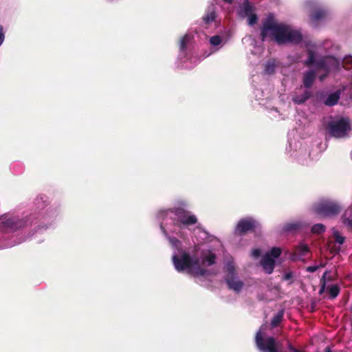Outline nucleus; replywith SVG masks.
Returning <instances> with one entry per match:
<instances>
[{"label": "nucleus", "mask_w": 352, "mask_h": 352, "mask_svg": "<svg viewBox=\"0 0 352 352\" xmlns=\"http://www.w3.org/2000/svg\"><path fill=\"white\" fill-rule=\"evenodd\" d=\"M333 236L336 243H339L340 245L344 243L345 238L341 236L338 232H335L333 233Z\"/></svg>", "instance_id": "obj_33"}, {"label": "nucleus", "mask_w": 352, "mask_h": 352, "mask_svg": "<svg viewBox=\"0 0 352 352\" xmlns=\"http://www.w3.org/2000/svg\"><path fill=\"white\" fill-rule=\"evenodd\" d=\"M342 65L346 69L352 68V56H348L344 57L342 61Z\"/></svg>", "instance_id": "obj_30"}, {"label": "nucleus", "mask_w": 352, "mask_h": 352, "mask_svg": "<svg viewBox=\"0 0 352 352\" xmlns=\"http://www.w3.org/2000/svg\"><path fill=\"white\" fill-rule=\"evenodd\" d=\"M216 255L214 253L209 252L206 256H202L203 264L206 263L208 266H211L215 263Z\"/></svg>", "instance_id": "obj_21"}, {"label": "nucleus", "mask_w": 352, "mask_h": 352, "mask_svg": "<svg viewBox=\"0 0 352 352\" xmlns=\"http://www.w3.org/2000/svg\"><path fill=\"white\" fill-rule=\"evenodd\" d=\"M307 55H308V58L305 61L304 64L307 66V67H311L314 65H316V53L314 51H313L312 50H307Z\"/></svg>", "instance_id": "obj_19"}, {"label": "nucleus", "mask_w": 352, "mask_h": 352, "mask_svg": "<svg viewBox=\"0 0 352 352\" xmlns=\"http://www.w3.org/2000/svg\"><path fill=\"white\" fill-rule=\"evenodd\" d=\"M252 254H253L254 256L258 257L261 254V250L259 249H254L252 251Z\"/></svg>", "instance_id": "obj_37"}, {"label": "nucleus", "mask_w": 352, "mask_h": 352, "mask_svg": "<svg viewBox=\"0 0 352 352\" xmlns=\"http://www.w3.org/2000/svg\"><path fill=\"white\" fill-rule=\"evenodd\" d=\"M170 212L174 214V225L180 228H187L197 223V218L190 211L182 207H175L170 208Z\"/></svg>", "instance_id": "obj_4"}, {"label": "nucleus", "mask_w": 352, "mask_h": 352, "mask_svg": "<svg viewBox=\"0 0 352 352\" xmlns=\"http://www.w3.org/2000/svg\"><path fill=\"white\" fill-rule=\"evenodd\" d=\"M303 226L304 224L301 221L287 222L283 227V231L287 233H294L300 230Z\"/></svg>", "instance_id": "obj_13"}, {"label": "nucleus", "mask_w": 352, "mask_h": 352, "mask_svg": "<svg viewBox=\"0 0 352 352\" xmlns=\"http://www.w3.org/2000/svg\"><path fill=\"white\" fill-rule=\"evenodd\" d=\"M222 42L221 37L219 35L213 36L210 39V43L213 46H217Z\"/></svg>", "instance_id": "obj_32"}, {"label": "nucleus", "mask_w": 352, "mask_h": 352, "mask_svg": "<svg viewBox=\"0 0 352 352\" xmlns=\"http://www.w3.org/2000/svg\"><path fill=\"white\" fill-rule=\"evenodd\" d=\"M173 262L178 272L187 270L190 274L195 276H203L208 272L207 270L200 266L199 258H192L187 252H183L180 257L174 255L173 256Z\"/></svg>", "instance_id": "obj_2"}, {"label": "nucleus", "mask_w": 352, "mask_h": 352, "mask_svg": "<svg viewBox=\"0 0 352 352\" xmlns=\"http://www.w3.org/2000/svg\"><path fill=\"white\" fill-rule=\"evenodd\" d=\"M225 3H232L233 0H223Z\"/></svg>", "instance_id": "obj_41"}, {"label": "nucleus", "mask_w": 352, "mask_h": 352, "mask_svg": "<svg viewBox=\"0 0 352 352\" xmlns=\"http://www.w3.org/2000/svg\"><path fill=\"white\" fill-rule=\"evenodd\" d=\"M320 266L318 265H313V266H309L307 267V271L311 273L315 272L318 270Z\"/></svg>", "instance_id": "obj_35"}, {"label": "nucleus", "mask_w": 352, "mask_h": 352, "mask_svg": "<svg viewBox=\"0 0 352 352\" xmlns=\"http://www.w3.org/2000/svg\"><path fill=\"white\" fill-rule=\"evenodd\" d=\"M216 18V13L214 10H208L206 14L203 16V21L206 25H210L211 23H212Z\"/></svg>", "instance_id": "obj_18"}, {"label": "nucleus", "mask_w": 352, "mask_h": 352, "mask_svg": "<svg viewBox=\"0 0 352 352\" xmlns=\"http://www.w3.org/2000/svg\"><path fill=\"white\" fill-rule=\"evenodd\" d=\"M283 318V313L282 311L278 312L277 314H276L271 321V326L272 327L274 328L277 327L280 322L282 321Z\"/></svg>", "instance_id": "obj_25"}, {"label": "nucleus", "mask_w": 352, "mask_h": 352, "mask_svg": "<svg viewBox=\"0 0 352 352\" xmlns=\"http://www.w3.org/2000/svg\"><path fill=\"white\" fill-rule=\"evenodd\" d=\"M312 96L313 94L311 91L305 90L301 95H294L292 97V100L296 104H302Z\"/></svg>", "instance_id": "obj_15"}, {"label": "nucleus", "mask_w": 352, "mask_h": 352, "mask_svg": "<svg viewBox=\"0 0 352 352\" xmlns=\"http://www.w3.org/2000/svg\"><path fill=\"white\" fill-rule=\"evenodd\" d=\"M191 39H192V37L189 34H185L184 36H182L180 38L179 43L180 51L184 52L186 50L187 45L190 43Z\"/></svg>", "instance_id": "obj_20"}, {"label": "nucleus", "mask_w": 352, "mask_h": 352, "mask_svg": "<svg viewBox=\"0 0 352 352\" xmlns=\"http://www.w3.org/2000/svg\"><path fill=\"white\" fill-rule=\"evenodd\" d=\"M225 280L228 286V288L236 292H239L244 285L243 281L236 279V276L225 278Z\"/></svg>", "instance_id": "obj_11"}, {"label": "nucleus", "mask_w": 352, "mask_h": 352, "mask_svg": "<svg viewBox=\"0 0 352 352\" xmlns=\"http://www.w3.org/2000/svg\"><path fill=\"white\" fill-rule=\"evenodd\" d=\"M309 251V247L305 244H300L296 248L295 254L299 256H305Z\"/></svg>", "instance_id": "obj_22"}, {"label": "nucleus", "mask_w": 352, "mask_h": 352, "mask_svg": "<svg viewBox=\"0 0 352 352\" xmlns=\"http://www.w3.org/2000/svg\"><path fill=\"white\" fill-rule=\"evenodd\" d=\"M1 223L3 227L9 228L12 231H15L25 226V222L23 220L16 218H8L3 220Z\"/></svg>", "instance_id": "obj_9"}, {"label": "nucleus", "mask_w": 352, "mask_h": 352, "mask_svg": "<svg viewBox=\"0 0 352 352\" xmlns=\"http://www.w3.org/2000/svg\"><path fill=\"white\" fill-rule=\"evenodd\" d=\"M281 249L280 248L274 247L266 254H270L271 258H277L281 254Z\"/></svg>", "instance_id": "obj_28"}, {"label": "nucleus", "mask_w": 352, "mask_h": 352, "mask_svg": "<svg viewBox=\"0 0 352 352\" xmlns=\"http://www.w3.org/2000/svg\"><path fill=\"white\" fill-rule=\"evenodd\" d=\"M338 65L339 63L335 58L327 56L317 60L315 65L318 69H322L329 73L332 67H338Z\"/></svg>", "instance_id": "obj_7"}, {"label": "nucleus", "mask_w": 352, "mask_h": 352, "mask_svg": "<svg viewBox=\"0 0 352 352\" xmlns=\"http://www.w3.org/2000/svg\"><path fill=\"white\" fill-rule=\"evenodd\" d=\"M254 12V6L250 3L248 0H245L242 5L240 6L239 14L241 17L245 18Z\"/></svg>", "instance_id": "obj_12"}, {"label": "nucleus", "mask_w": 352, "mask_h": 352, "mask_svg": "<svg viewBox=\"0 0 352 352\" xmlns=\"http://www.w3.org/2000/svg\"><path fill=\"white\" fill-rule=\"evenodd\" d=\"M292 278V272H287L284 274L283 279L285 280H290Z\"/></svg>", "instance_id": "obj_36"}, {"label": "nucleus", "mask_w": 352, "mask_h": 352, "mask_svg": "<svg viewBox=\"0 0 352 352\" xmlns=\"http://www.w3.org/2000/svg\"><path fill=\"white\" fill-rule=\"evenodd\" d=\"M340 91H337L331 94L324 100V104L328 107H333L336 105L340 99Z\"/></svg>", "instance_id": "obj_16"}, {"label": "nucleus", "mask_w": 352, "mask_h": 352, "mask_svg": "<svg viewBox=\"0 0 352 352\" xmlns=\"http://www.w3.org/2000/svg\"><path fill=\"white\" fill-rule=\"evenodd\" d=\"M326 230V227L322 223H316L314 224L311 229V231L313 234H320L324 232Z\"/></svg>", "instance_id": "obj_23"}, {"label": "nucleus", "mask_w": 352, "mask_h": 352, "mask_svg": "<svg viewBox=\"0 0 352 352\" xmlns=\"http://www.w3.org/2000/svg\"><path fill=\"white\" fill-rule=\"evenodd\" d=\"M227 274L225 278H231L236 276L235 268L231 263H228L226 265Z\"/></svg>", "instance_id": "obj_29"}, {"label": "nucleus", "mask_w": 352, "mask_h": 352, "mask_svg": "<svg viewBox=\"0 0 352 352\" xmlns=\"http://www.w3.org/2000/svg\"><path fill=\"white\" fill-rule=\"evenodd\" d=\"M261 228L260 223L254 218L248 217L241 219L235 228L234 234L236 236H245L248 232H256Z\"/></svg>", "instance_id": "obj_5"}, {"label": "nucleus", "mask_w": 352, "mask_h": 352, "mask_svg": "<svg viewBox=\"0 0 352 352\" xmlns=\"http://www.w3.org/2000/svg\"><path fill=\"white\" fill-rule=\"evenodd\" d=\"M261 263L267 274H270L273 272L275 267V261L273 258L270 257V254L264 255L261 261Z\"/></svg>", "instance_id": "obj_10"}, {"label": "nucleus", "mask_w": 352, "mask_h": 352, "mask_svg": "<svg viewBox=\"0 0 352 352\" xmlns=\"http://www.w3.org/2000/svg\"><path fill=\"white\" fill-rule=\"evenodd\" d=\"M248 19V24L250 26H252L256 24L258 21V16L254 12L247 16Z\"/></svg>", "instance_id": "obj_31"}, {"label": "nucleus", "mask_w": 352, "mask_h": 352, "mask_svg": "<svg viewBox=\"0 0 352 352\" xmlns=\"http://www.w3.org/2000/svg\"><path fill=\"white\" fill-rule=\"evenodd\" d=\"M260 38L262 41L269 39L279 45L287 43L298 44L302 40V35L299 30H294L290 25L279 23L274 15L270 13L262 21Z\"/></svg>", "instance_id": "obj_1"}, {"label": "nucleus", "mask_w": 352, "mask_h": 352, "mask_svg": "<svg viewBox=\"0 0 352 352\" xmlns=\"http://www.w3.org/2000/svg\"><path fill=\"white\" fill-rule=\"evenodd\" d=\"M276 64L274 60H269L265 65L264 72L267 74H273L275 72Z\"/></svg>", "instance_id": "obj_24"}, {"label": "nucleus", "mask_w": 352, "mask_h": 352, "mask_svg": "<svg viewBox=\"0 0 352 352\" xmlns=\"http://www.w3.org/2000/svg\"><path fill=\"white\" fill-rule=\"evenodd\" d=\"M327 11L321 8H314L309 13V21L311 25L317 26L319 21L327 16Z\"/></svg>", "instance_id": "obj_8"}, {"label": "nucleus", "mask_w": 352, "mask_h": 352, "mask_svg": "<svg viewBox=\"0 0 352 352\" xmlns=\"http://www.w3.org/2000/svg\"><path fill=\"white\" fill-rule=\"evenodd\" d=\"M331 298H336L340 293V287L337 285H333L329 288Z\"/></svg>", "instance_id": "obj_27"}, {"label": "nucleus", "mask_w": 352, "mask_h": 352, "mask_svg": "<svg viewBox=\"0 0 352 352\" xmlns=\"http://www.w3.org/2000/svg\"><path fill=\"white\" fill-rule=\"evenodd\" d=\"M316 77V73L313 70H309L304 73L303 74V78H302V83L305 88L310 89Z\"/></svg>", "instance_id": "obj_14"}, {"label": "nucleus", "mask_w": 352, "mask_h": 352, "mask_svg": "<svg viewBox=\"0 0 352 352\" xmlns=\"http://www.w3.org/2000/svg\"><path fill=\"white\" fill-rule=\"evenodd\" d=\"M324 352H332L329 346H327L324 349Z\"/></svg>", "instance_id": "obj_40"}, {"label": "nucleus", "mask_w": 352, "mask_h": 352, "mask_svg": "<svg viewBox=\"0 0 352 352\" xmlns=\"http://www.w3.org/2000/svg\"><path fill=\"white\" fill-rule=\"evenodd\" d=\"M342 210V206L337 201L322 199L314 206V211L324 217H333L338 215Z\"/></svg>", "instance_id": "obj_3"}, {"label": "nucleus", "mask_w": 352, "mask_h": 352, "mask_svg": "<svg viewBox=\"0 0 352 352\" xmlns=\"http://www.w3.org/2000/svg\"><path fill=\"white\" fill-rule=\"evenodd\" d=\"M327 129L331 136L337 138H344L351 130L350 123L347 119L341 118L338 120L329 122Z\"/></svg>", "instance_id": "obj_6"}, {"label": "nucleus", "mask_w": 352, "mask_h": 352, "mask_svg": "<svg viewBox=\"0 0 352 352\" xmlns=\"http://www.w3.org/2000/svg\"><path fill=\"white\" fill-rule=\"evenodd\" d=\"M342 223L349 229H352V208L346 210L342 216Z\"/></svg>", "instance_id": "obj_17"}, {"label": "nucleus", "mask_w": 352, "mask_h": 352, "mask_svg": "<svg viewBox=\"0 0 352 352\" xmlns=\"http://www.w3.org/2000/svg\"><path fill=\"white\" fill-rule=\"evenodd\" d=\"M170 241L172 242V243H176V242H178V239H176L175 237H173V238H171L170 239Z\"/></svg>", "instance_id": "obj_39"}, {"label": "nucleus", "mask_w": 352, "mask_h": 352, "mask_svg": "<svg viewBox=\"0 0 352 352\" xmlns=\"http://www.w3.org/2000/svg\"><path fill=\"white\" fill-rule=\"evenodd\" d=\"M327 274H328V272H325L323 274L322 278L320 279V291H319V294H322L325 289L326 280L327 279H328L329 280H331L330 276L327 277Z\"/></svg>", "instance_id": "obj_26"}, {"label": "nucleus", "mask_w": 352, "mask_h": 352, "mask_svg": "<svg viewBox=\"0 0 352 352\" xmlns=\"http://www.w3.org/2000/svg\"><path fill=\"white\" fill-rule=\"evenodd\" d=\"M4 39H5V34H4V32H3V28L0 24V46L2 45Z\"/></svg>", "instance_id": "obj_34"}, {"label": "nucleus", "mask_w": 352, "mask_h": 352, "mask_svg": "<svg viewBox=\"0 0 352 352\" xmlns=\"http://www.w3.org/2000/svg\"><path fill=\"white\" fill-rule=\"evenodd\" d=\"M327 74H328V73L326 72L325 74L320 76V80H323L327 77Z\"/></svg>", "instance_id": "obj_38"}]
</instances>
